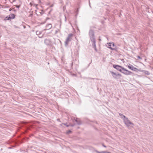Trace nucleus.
<instances>
[{
	"label": "nucleus",
	"instance_id": "6e6552de",
	"mask_svg": "<svg viewBox=\"0 0 153 153\" xmlns=\"http://www.w3.org/2000/svg\"><path fill=\"white\" fill-rule=\"evenodd\" d=\"M123 70L125 71V72H124L123 74L125 75H131L132 74V73L131 72L126 70L125 68H123Z\"/></svg>",
	"mask_w": 153,
	"mask_h": 153
},
{
	"label": "nucleus",
	"instance_id": "423d86ee",
	"mask_svg": "<svg viewBox=\"0 0 153 153\" xmlns=\"http://www.w3.org/2000/svg\"><path fill=\"white\" fill-rule=\"evenodd\" d=\"M128 67L129 68L134 71H136L138 70L137 68L134 67L133 66L131 65L130 64H129V65H128Z\"/></svg>",
	"mask_w": 153,
	"mask_h": 153
},
{
	"label": "nucleus",
	"instance_id": "b1692460",
	"mask_svg": "<svg viewBox=\"0 0 153 153\" xmlns=\"http://www.w3.org/2000/svg\"><path fill=\"white\" fill-rule=\"evenodd\" d=\"M137 57H138V58L139 59H141L140 57L139 56H138Z\"/></svg>",
	"mask_w": 153,
	"mask_h": 153
},
{
	"label": "nucleus",
	"instance_id": "20e7f679",
	"mask_svg": "<svg viewBox=\"0 0 153 153\" xmlns=\"http://www.w3.org/2000/svg\"><path fill=\"white\" fill-rule=\"evenodd\" d=\"M114 45L113 43H107L106 46L107 47L111 49V50H114L115 49L112 48V47H114Z\"/></svg>",
	"mask_w": 153,
	"mask_h": 153
},
{
	"label": "nucleus",
	"instance_id": "7ed1b4c3",
	"mask_svg": "<svg viewBox=\"0 0 153 153\" xmlns=\"http://www.w3.org/2000/svg\"><path fill=\"white\" fill-rule=\"evenodd\" d=\"M73 36V34H70L68 35L65 42V44L66 46L68 45L69 42L71 41Z\"/></svg>",
	"mask_w": 153,
	"mask_h": 153
},
{
	"label": "nucleus",
	"instance_id": "393cba45",
	"mask_svg": "<svg viewBox=\"0 0 153 153\" xmlns=\"http://www.w3.org/2000/svg\"><path fill=\"white\" fill-rule=\"evenodd\" d=\"M41 14H42L43 13V11H42L40 13Z\"/></svg>",
	"mask_w": 153,
	"mask_h": 153
},
{
	"label": "nucleus",
	"instance_id": "f03ea898",
	"mask_svg": "<svg viewBox=\"0 0 153 153\" xmlns=\"http://www.w3.org/2000/svg\"><path fill=\"white\" fill-rule=\"evenodd\" d=\"M123 121L125 124L129 128L130 125L134 126V124L131 122L127 118L123 119Z\"/></svg>",
	"mask_w": 153,
	"mask_h": 153
},
{
	"label": "nucleus",
	"instance_id": "f3484780",
	"mask_svg": "<svg viewBox=\"0 0 153 153\" xmlns=\"http://www.w3.org/2000/svg\"><path fill=\"white\" fill-rule=\"evenodd\" d=\"M71 132V131L69 130L67 132V133L68 134Z\"/></svg>",
	"mask_w": 153,
	"mask_h": 153
},
{
	"label": "nucleus",
	"instance_id": "9d476101",
	"mask_svg": "<svg viewBox=\"0 0 153 153\" xmlns=\"http://www.w3.org/2000/svg\"><path fill=\"white\" fill-rule=\"evenodd\" d=\"M52 27V25L51 24H47L46 26V29H44V30H49L51 29Z\"/></svg>",
	"mask_w": 153,
	"mask_h": 153
},
{
	"label": "nucleus",
	"instance_id": "dca6fc26",
	"mask_svg": "<svg viewBox=\"0 0 153 153\" xmlns=\"http://www.w3.org/2000/svg\"><path fill=\"white\" fill-rule=\"evenodd\" d=\"M123 74L124 72H125V71H124L123 70V69L121 70V71H120Z\"/></svg>",
	"mask_w": 153,
	"mask_h": 153
},
{
	"label": "nucleus",
	"instance_id": "6ab92c4d",
	"mask_svg": "<svg viewBox=\"0 0 153 153\" xmlns=\"http://www.w3.org/2000/svg\"><path fill=\"white\" fill-rule=\"evenodd\" d=\"M93 48L94 49H95V51H97V48H96V47H94Z\"/></svg>",
	"mask_w": 153,
	"mask_h": 153
},
{
	"label": "nucleus",
	"instance_id": "4be33fe9",
	"mask_svg": "<svg viewBox=\"0 0 153 153\" xmlns=\"http://www.w3.org/2000/svg\"><path fill=\"white\" fill-rule=\"evenodd\" d=\"M69 126H74V125L72 124L70 125Z\"/></svg>",
	"mask_w": 153,
	"mask_h": 153
},
{
	"label": "nucleus",
	"instance_id": "ddd939ff",
	"mask_svg": "<svg viewBox=\"0 0 153 153\" xmlns=\"http://www.w3.org/2000/svg\"><path fill=\"white\" fill-rule=\"evenodd\" d=\"M119 115L122 118L124 119L126 118V117L125 116L121 113H119Z\"/></svg>",
	"mask_w": 153,
	"mask_h": 153
},
{
	"label": "nucleus",
	"instance_id": "2eb2a0df",
	"mask_svg": "<svg viewBox=\"0 0 153 153\" xmlns=\"http://www.w3.org/2000/svg\"><path fill=\"white\" fill-rule=\"evenodd\" d=\"M63 124L65 125V126H66L67 127H68L69 126V125H67V123H63Z\"/></svg>",
	"mask_w": 153,
	"mask_h": 153
},
{
	"label": "nucleus",
	"instance_id": "a878e982",
	"mask_svg": "<svg viewBox=\"0 0 153 153\" xmlns=\"http://www.w3.org/2000/svg\"><path fill=\"white\" fill-rule=\"evenodd\" d=\"M102 146H104V147H106V146H105V145H103H103H102Z\"/></svg>",
	"mask_w": 153,
	"mask_h": 153
},
{
	"label": "nucleus",
	"instance_id": "0eeeda50",
	"mask_svg": "<svg viewBox=\"0 0 153 153\" xmlns=\"http://www.w3.org/2000/svg\"><path fill=\"white\" fill-rule=\"evenodd\" d=\"M110 73L113 76V77L115 78H117V76H121V74H117L113 71H110Z\"/></svg>",
	"mask_w": 153,
	"mask_h": 153
},
{
	"label": "nucleus",
	"instance_id": "c85d7f7f",
	"mask_svg": "<svg viewBox=\"0 0 153 153\" xmlns=\"http://www.w3.org/2000/svg\"><path fill=\"white\" fill-rule=\"evenodd\" d=\"M73 63H72V65H73Z\"/></svg>",
	"mask_w": 153,
	"mask_h": 153
},
{
	"label": "nucleus",
	"instance_id": "39448f33",
	"mask_svg": "<svg viewBox=\"0 0 153 153\" xmlns=\"http://www.w3.org/2000/svg\"><path fill=\"white\" fill-rule=\"evenodd\" d=\"M113 67L114 68L117 69V70L120 72L121 71V70L122 69H123V68H124L120 66L116 65H114L113 66Z\"/></svg>",
	"mask_w": 153,
	"mask_h": 153
},
{
	"label": "nucleus",
	"instance_id": "bb28decb",
	"mask_svg": "<svg viewBox=\"0 0 153 153\" xmlns=\"http://www.w3.org/2000/svg\"><path fill=\"white\" fill-rule=\"evenodd\" d=\"M8 17L7 16L5 18V19L6 20V19H7L8 18Z\"/></svg>",
	"mask_w": 153,
	"mask_h": 153
},
{
	"label": "nucleus",
	"instance_id": "aec40b11",
	"mask_svg": "<svg viewBox=\"0 0 153 153\" xmlns=\"http://www.w3.org/2000/svg\"><path fill=\"white\" fill-rule=\"evenodd\" d=\"M146 72L147 73H146V74H148V75H149V72L148 71H146Z\"/></svg>",
	"mask_w": 153,
	"mask_h": 153
},
{
	"label": "nucleus",
	"instance_id": "412c9836",
	"mask_svg": "<svg viewBox=\"0 0 153 153\" xmlns=\"http://www.w3.org/2000/svg\"><path fill=\"white\" fill-rule=\"evenodd\" d=\"M59 30H56L55 31V33L56 34L58 32Z\"/></svg>",
	"mask_w": 153,
	"mask_h": 153
},
{
	"label": "nucleus",
	"instance_id": "5701e85b",
	"mask_svg": "<svg viewBox=\"0 0 153 153\" xmlns=\"http://www.w3.org/2000/svg\"><path fill=\"white\" fill-rule=\"evenodd\" d=\"M101 153H106V152L105 151H103V152H101Z\"/></svg>",
	"mask_w": 153,
	"mask_h": 153
},
{
	"label": "nucleus",
	"instance_id": "4468645a",
	"mask_svg": "<svg viewBox=\"0 0 153 153\" xmlns=\"http://www.w3.org/2000/svg\"><path fill=\"white\" fill-rule=\"evenodd\" d=\"M36 34L37 35H39V34H41V32L40 31H37L36 32Z\"/></svg>",
	"mask_w": 153,
	"mask_h": 153
},
{
	"label": "nucleus",
	"instance_id": "cd10ccee",
	"mask_svg": "<svg viewBox=\"0 0 153 153\" xmlns=\"http://www.w3.org/2000/svg\"><path fill=\"white\" fill-rule=\"evenodd\" d=\"M30 16H32V15H30Z\"/></svg>",
	"mask_w": 153,
	"mask_h": 153
},
{
	"label": "nucleus",
	"instance_id": "f8f14e48",
	"mask_svg": "<svg viewBox=\"0 0 153 153\" xmlns=\"http://www.w3.org/2000/svg\"><path fill=\"white\" fill-rule=\"evenodd\" d=\"M74 120L78 125H80L81 124V121L79 120L78 119L76 118V119H74Z\"/></svg>",
	"mask_w": 153,
	"mask_h": 153
},
{
	"label": "nucleus",
	"instance_id": "9b49d317",
	"mask_svg": "<svg viewBox=\"0 0 153 153\" xmlns=\"http://www.w3.org/2000/svg\"><path fill=\"white\" fill-rule=\"evenodd\" d=\"M44 42L45 44L48 45H49L51 42L48 39H45V40Z\"/></svg>",
	"mask_w": 153,
	"mask_h": 153
},
{
	"label": "nucleus",
	"instance_id": "f257e3e1",
	"mask_svg": "<svg viewBox=\"0 0 153 153\" xmlns=\"http://www.w3.org/2000/svg\"><path fill=\"white\" fill-rule=\"evenodd\" d=\"M89 35L90 37V39L92 42V45L93 48L96 47V41L94 38V31L91 30L89 32Z\"/></svg>",
	"mask_w": 153,
	"mask_h": 153
},
{
	"label": "nucleus",
	"instance_id": "1a4fd4ad",
	"mask_svg": "<svg viewBox=\"0 0 153 153\" xmlns=\"http://www.w3.org/2000/svg\"><path fill=\"white\" fill-rule=\"evenodd\" d=\"M15 17V15L14 14H11L9 15V17L7 19H6L7 20H9L11 19H14Z\"/></svg>",
	"mask_w": 153,
	"mask_h": 153
},
{
	"label": "nucleus",
	"instance_id": "a211bd4d",
	"mask_svg": "<svg viewBox=\"0 0 153 153\" xmlns=\"http://www.w3.org/2000/svg\"><path fill=\"white\" fill-rule=\"evenodd\" d=\"M16 7L18 8H19L20 7V5H16Z\"/></svg>",
	"mask_w": 153,
	"mask_h": 153
}]
</instances>
